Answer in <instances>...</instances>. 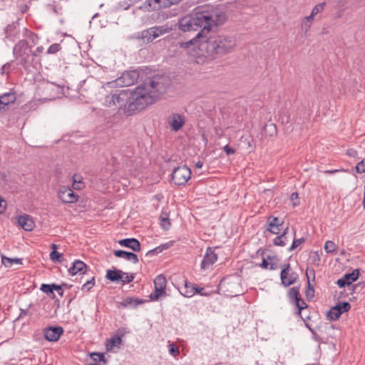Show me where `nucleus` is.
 Here are the masks:
<instances>
[{"label": "nucleus", "instance_id": "obj_12", "mask_svg": "<svg viewBox=\"0 0 365 365\" xmlns=\"http://www.w3.org/2000/svg\"><path fill=\"white\" fill-rule=\"evenodd\" d=\"M217 259V255L215 253L214 250L211 247H207L206 250L205 255L201 262L200 267L202 269L208 268L212 265Z\"/></svg>", "mask_w": 365, "mask_h": 365}, {"label": "nucleus", "instance_id": "obj_63", "mask_svg": "<svg viewBox=\"0 0 365 365\" xmlns=\"http://www.w3.org/2000/svg\"><path fill=\"white\" fill-rule=\"evenodd\" d=\"M27 314H28V310L21 309V312H20V314L19 316V318H23V317H26Z\"/></svg>", "mask_w": 365, "mask_h": 365}, {"label": "nucleus", "instance_id": "obj_43", "mask_svg": "<svg viewBox=\"0 0 365 365\" xmlns=\"http://www.w3.org/2000/svg\"><path fill=\"white\" fill-rule=\"evenodd\" d=\"M336 245L332 241H327L324 245V250L327 253H331L335 251Z\"/></svg>", "mask_w": 365, "mask_h": 365}, {"label": "nucleus", "instance_id": "obj_60", "mask_svg": "<svg viewBox=\"0 0 365 365\" xmlns=\"http://www.w3.org/2000/svg\"><path fill=\"white\" fill-rule=\"evenodd\" d=\"M314 295V288H309L307 289L306 291V297L307 298H312Z\"/></svg>", "mask_w": 365, "mask_h": 365}, {"label": "nucleus", "instance_id": "obj_1", "mask_svg": "<svg viewBox=\"0 0 365 365\" xmlns=\"http://www.w3.org/2000/svg\"><path fill=\"white\" fill-rule=\"evenodd\" d=\"M163 78L153 76L146 79L133 91L130 89L111 91L104 100L108 107L124 109L130 115L154 103L165 91Z\"/></svg>", "mask_w": 365, "mask_h": 365}, {"label": "nucleus", "instance_id": "obj_29", "mask_svg": "<svg viewBox=\"0 0 365 365\" xmlns=\"http://www.w3.org/2000/svg\"><path fill=\"white\" fill-rule=\"evenodd\" d=\"M140 303L141 301L137 298L128 297L123 300L121 304L124 307H136Z\"/></svg>", "mask_w": 365, "mask_h": 365}, {"label": "nucleus", "instance_id": "obj_37", "mask_svg": "<svg viewBox=\"0 0 365 365\" xmlns=\"http://www.w3.org/2000/svg\"><path fill=\"white\" fill-rule=\"evenodd\" d=\"M164 294H165V289L155 287V292L150 294V297L152 300H158L159 297Z\"/></svg>", "mask_w": 365, "mask_h": 365}, {"label": "nucleus", "instance_id": "obj_8", "mask_svg": "<svg viewBox=\"0 0 365 365\" xmlns=\"http://www.w3.org/2000/svg\"><path fill=\"white\" fill-rule=\"evenodd\" d=\"M167 123L173 131L180 130L185 123V117L179 113H172L167 118Z\"/></svg>", "mask_w": 365, "mask_h": 365}, {"label": "nucleus", "instance_id": "obj_56", "mask_svg": "<svg viewBox=\"0 0 365 365\" xmlns=\"http://www.w3.org/2000/svg\"><path fill=\"white\" fill-rule=\"evenodd\" d=\"M121 343V338L119 336L113 337L110 339L111 346H114L116 344H119Z\"/></svg>", "mask_w": 365, "mask_h": 365}, {"label": "nucleus", "instance_id": "obj_48", "mask_svg": "<svg viewBox=\"0 0 365 365\" xmlns=\"http://www.w3.org/2000/svg\"><path fill=\"white\" fill-rule=\"evenodd\" d=\"M43 89L47 91H53L57 89L58 91L61 90V88L53 83L46 82L43 84Z\"/></svg>", "mask_w": 365, "mask_h": 365}, {"label": "nucleus", "instance_id": "obj_42", "mask_svg": "<svg viewBox=\"0 0 365 365\" xmlns=\"http://www.w3.org/2000/svg\"><path fill=\"white\" fill-rule=\"evenodd\" d=\"M267 259L269 260L268 269L270 270H275L278 268V263L276 257L267 256Z\"/></svg>", "mask_w": 365, "mask_h": 365}, {"label": "nucleus", "instance_id": "obj_47", "mask_svg": "<svg viewBox=\"0 0 365 365\" xmlns=\"http://www.w3.org/2000/svg\"><path fill=\"white\" fill-rule=\"evenodd\" d=\"M160 225L163 227V229L168 230L170 226V223L169 222L168 217L167 215H165V216L161 215L160 217Z\"/></svg>", "mask_w": 365, "mask_h": 365}, {"label": "nucleus", "instance_id": "obj_26", "mask_svg": "<svg viewBox=\"0 0 365 365\" xmlns=\"http://www.w3.org/2000/svg\"><path fill=\"white\" fill-rule=\"evenodd\" d=\"M195 287L187 281L185 282V286L181 291V294L186 297H191L195 294Z\"/></svg>", "mask_w": 365, "mask_h": 365}, {"label": "nucleus", "instance_id": "obj_54", "mask_svg": "<svg viewBox=\"0 0 365 365\" xmlns=\"http://www.w3.org/2000/svg\"><path fill=\"white\" fill-rule=\"evenodd\" d=\"M223 150L227 155H232L235 153V150L230 147L228 145L224 146Z\"/></svg>", "mask_w": 365, "mask_h": 365}, {"label": "nucleus", "instance_id": "obj_50", "mask_svg": "<svg viewBox=\"0 0 365 365\" xmlns=\"http://www.w3.org/2000/svg\"><path fill=\"white\" fill-rule=\"evenodd\" d=\"M134 278L135 276L133 274L128 275L127 273H125V274L122 276L120 281L122 282L123 284H125L133 282Z\"/></svg>", "mask_w": 365, "mask_h": 365}, {"label": "nucleus", "instance_id": "obj_16", "mask_svg": "<svg viewBox=\"0 0 365 365\" xmlns=\"http://www.w3.org/2000/svg\"><path fill=\"white\" fill-rule=\"evenodd\" d=\"M118 243L120 245L128 247L134 252H139L140 250V243L135 238L123 239Z\"/></svg>", "mask_w": 365, "mask_h": 365}, {"label": "nucleus", "instance_id": "obj_35", "mask_svg": "<svg viewBox=\"0 0 365 365\" xmlns=\"http://www.w3.org/2000/svg\"><path fill=\"white\" fill-rule=\"evenodd\" d=\"M295 304V306L297 307L298 309V311H297V315L299 316H301L302 314V311L307 308V304L305 303V302L302 299V297H300L299 299H297L294 302Z\"/></svg>", "mask_w": 365, "mask_h": 365}, {"label": "nucleus", "instance_id": "obj_64", "mask_svg": "<svg viewBox=\"0 0 365 365\" xmlns=\"http://www.w3.org/2000/svg\"><path fill=\"white\" fill-rule=\"evenodd\" d=\"M203 289H204L203 288H197V287H195V293H198V294H200V295H202V296H203V295H207L206 294H205V293H203V292H202V290H203Z\"/></svg>", "mask_w": 365, "mask_h": 365}, {"label": "nucleus", "instance_id": "obj_17", "mask_svg": "<svg viewBox=\"0 0 365 365\" xmlns=\"http://www.w3.org/2000/svg\"><path fill=\"white\" fill-rule=\"evenodd\" d=\"M114 255L117 257L124 258L127 260L133 261L134 264H137L139 261L137 255L124 250H115Z\"/></svg>", "mask_w": 365, "mask_h": 365}, {"label": "nucleus", "instance_id": "obj_7", "mask_svg": "<svg viewBox=\"0 0 365 365\" xmlns=\"http://www.w3.org/2000/svg\"><path fill=\"white\" fill-rule=\"evenodd\" d=\"M298 274L290 269V264L289 263L284 264L282 267V271L280 273V278L282 284L284 287H289L297 280Z\"/></svg>", "mask_w": 365, "mask_h": 365}, {"label": "nucleus", "instance_id": "obj_27", "mask_svg": "<svg viewBox=\"0 0 365 365\" xmlns=\"http://www.w3.org/2000/svg\"><path fill=\"white\" fill-rule=\"evenodd\" d=\"M313 21H314V19L309 16H306L302 19V23H301V29H302V31L304 32V35L307 34V33L311 28Z\"/></svg>", "mask_w": 365, "mask_h": 365}, {"label": "nucleus", "instance_id": "obj_57", "mask_svg": "<svg viewBox=\"0 0 365 365\" xmlns=\"http://www.w3.org/2000/svg\"><path fill=\"white\" fill-rule=\"evenodd\" d=\"M6 202L0 196V213H3L6 209Z\"/></svg>", "mask_w": 365, "mask_h": 365}, {"label": "nucleus", "instance_id": "obj_53", "mask_svg": "<svg viewBox=\"0 0 365 365\" xmlns=\"http://www.w3.org/2000/svg\"><path fill=\"white\" fill-rule=\"evenodd\" d=\"M169 352L171 355L175 356L179 354V350L177 346H175L174 344H169Z\"/></svg>", "mask_w": 365, "mask_h": 365}, {"label": "nucleus", "instance_id": "obj_32", "mask_svg": "<svg viewBox=\"0 0 365 365\" xmlns=\"http://www.w3.org/2000/svg\"><path fill=\"white\" fill-rule=\"evenodd\" d=\"M166 284H167L166 279L162 274L157 276L155 277V279H154L155 287H159V288L165 289Z\"/></svg>", "mask_w": 365, "mask_h": 365}, {"label": "nucleus", "instance_id": "obj_4", "mask_svg": "<svg viewBox=\"0 0 365 365\" xmlns=\"http://www.w3.org/2000/svg\"><path fill=\"white\" fill-rule=\"evenodd\" d=\"M31 46L28 44L26 40L22 39L15 44L13 48V54L15 58L20 59V63L26 67L29 63Z\"/></svg>", "mask_w": 365, "mask_h": 365}, {"label": "nucleus", "instance_id": "obj_49", "mask_svg": "<svg viewBox=\"0 0 365 365\" xmlns=\"http://www.w3.org/2000/svg\"><path fill=\"white\" fill-rule=\"evenodd\" d=\"M355 169L356 173L365 174V159L358 163L355 167Z\"/></svg>", "mask_w": 365, "mask_h": 365}, {"label": "nucleus", "instance_id": "obj_31", "mask_svg": "<svg viewBox=\"0 0 365 365\" xmlns=\"http://www.w3.org/2000/svg\"><path fill=\"white\" fill-rule=\"evenodd\" d=\"M1 262L5 267H11L14 262L16 264H22V259L9 258L6 256H2Z\"/></svg>", "mask_w": 365, "mask_h": 365}, {"label": "nucleus", "instance_id": "obj_2", "mask_svg": "<svg viewBox=\"0 0 365 365\" xmlns=\"http://www.w3.org/2000/svg\"><path fill=\"white\" fill-rule=\"evenodd\" d=\"M226 19L225 12L218 9L197 8L194 13L179 20L178 27L184 32L200 29L199 32L205 35L210 31L212 27L222 24Z\"/></svg>", "mask_w": 365, "mask_h": 365}, {"label": "nucleus", "instance_id": "obj_18", "mask_svg": "<svg viewBox=\"0 0 365 365\" xmlns=\"http://www.w3.org/2000/svg\"><path fill=\"white\" fill-rule=\"evenodd\" d=\"M204 38L205 35L202 34V32H198L195 37H194L191 40L185 42H180V47L186 48H188L190 45H197V48H199V44L200 43V41L204 40Z\"/></svg>", "mask_w": 365, "mask_h": 365}, {"label": "nucleus", "instance_id": "obj_38", "mask_svg": "<svg viewBox=\"0 0 365 365\" xmlns=\"http://www.w3.org/2000/svg\"><path fill=\"white\" fill-rule=\"evenodd\" d=\"M324 6H325V2H322V3H320V4H318L317 5H316L312 9L311 14L309 15V16H312V18L314 19V17L317 14H318L319 13H320L321 11H322L324 10Z\"/></svg>", "mask_w": 365, "mask_h": 365}, {"label": "nucleus", "instance_id": "obj_62", "mask_svg": "<svg viewBox=\"0 0 365 365\" xmlns=\"http://www.w3.org/2000/svg\"><path fill=\"white\" fill-rule=\"evenodd\" d=\"M266 128H269L272 130V134L271 135H272L273 133H276V132H277L276 126L273 123H271L269 125H267Z\"/></svg>", "mask_w": 365, "mask_h": 365}, {"label": "nucleus", "instance_id": "obj_28", "mask_svg": "<svg viewBox=\"0 0 365 365\" xmlns=\"http://www.w3.org/2000/svg\"><path fill=\"white\" fill-rule=\"evenodd\" d=\"M287 231L288 227L284 230L281 235L277 236L274 239V245L283 247L286 245V241L287 240L286 235L287 233Z\"/></svg>", "mask_w": 365, "mask_h": 365}, {"label": "nucleus", "instance_id": "obj_10", "mask_svg": "<svg viewBox=\"0 0 365 365\" xmlns=\"http://www.w3.org/2000/svg\"><path fill=\"white\" fill-rule=\"evenodd\" d=\"M63 333L61 327H49L43 330L44 337L48 341H57Z\"/></svg>", "mask_w": 365, "mask_h": 365}, {"label": "nucleus", "instance_id": "obj_39", "mask_svg": "<svg viewBox=\"0 0 365 365\" xmlns=\"http://www.w3.org/2000/svg\"><path fill=\"white\" fill-rule=\"evenodd\" d=\"M95 284V277H92L91 279L87 280L81 287L82 291L88 292Z\"/></svg>", "mask_w": 365, "mask_h": 365}, {"label": "nucleus", "instance_id": "obj_46", "mask_svg": "<svg viewBox=\"0 0 365 365\" xmlns=\"http://www.w3.org/2000/svg\"><path fill=\"white\" fill-rule=\"evenodd\" d=\"M50 258L53 262H61L62 256L56 250H52L50 253Z\"/></svg>", "mask_w": 365, "mask_h": 365}, {"label": "nucleus", "instance_id": "obj_5", "mask_svg": "<svg viewBox=\"0 0 365 365\" xmlns=\"http://www.w3.org/2000/svg\"><path fill=\"white\" fill-rule=\"evenodd\" d=\"M138 77L139 73L136 71H125L115 81L107 83V86L109 88L128 87L133 85Z\"/></svg>", "mask_w": 365, "mask_h": 365}, {"label": "nucleus", "instance_id": "obj_24", "mask_svg": "<svg viewBox=\"0 0 365 365\" xmlns=\"http://www.w3.org/2000/svg\"><path fill=\"white\" fill-rule=\"evenodd\" d=\"M6 37L14 40L19 35V29L14 24H9L5 29Z\"/></svg>", "mask_w": 365, "mask_h": 365}, {"label": "nucleus", "instance_id": "obj_6", "mask_svg": "<svg viewBox=\"0 0 365 365\" xmlns=\"http://www.w3.org/2000/svg\"><path fill=\"white\" fill-rule=\"evenodd\" d=\"M171 176L175 185H183L191 178V170L186 165L180 166L173 170Z\"/></svg>", "mask_w": 365, "mask_h": 365}, {"label": "nucleus", "instance_id": "obj_45", "mask_svg": "<svg viewBox=\"0 0 365 365\" xmlns=\"http://www.w3.org/2000/svg\"><path fill=\"white\" fill-rule=\"evenodd\" d=\"M305 240L304 238L302 237L299 239H294L292 245L289 248V251L292 252L294 250H295L298 246H299L301 244L304 242Z\"/></svg>", "mask_w": 365, "mask_h": 365}, {"label": "nucleus", "instance_id": "obj_34", "mask_svg": "<svg viewBox=\"0 0 365 365\" xmlns=\"http://www.w3.org/2000/svg\"><path fill=\"white\" fill-rule=\"evenodd\" d=\"M288 296L292 302H294L301 297L299 294V288L298 287H292L289 291Z\"/></svg>", "mask_w": 365, "mask_h": 365}, {"label": "nucleus", "instance_id": "obj_51", "mask_svg": "<svg viewBox=\"0 0 365 365\" xmlns=\"http://www.w3.org/2000/svg\"><path fill=\"white\" fill-rule=\"evenodd\" d=\"M311 259L312 260L313 264H314L317 266L319 265L321 258H320V256H319L318 252H314L313 253L312 256L311 257Z\"/></svg>", "mask_w": 365, "mask_h": 365}, {"label": "nucleus", "instance_id": "obj_11", "mask_svg": "<svg viewBox=\"0 0 365 365\" xmlns=\"http://www.w3.org/2000/svg\"><path fill=\"white\" fill-rule=\"evenodd\" d=\"M359 276V269H356L351 273H346L343 277L339 279L336 282V284L342 288L346 285H350L352 282L357 280Z\"/></svg>", "mask_w": 365, "mask_h": 365}, {"label": "nucleus", "instance_id": "obj_23", "mask_svg": "<svg viewBox=\"0 0 365 365\" xmlns=\"http://www.w3.org/2000/svg\"><path fill=\"white\" fill-rule=\"evenodd\" d=\"M125 274V272L120 269H108L106 272V278L111 282H117L122 279V276Z\"/></svg>", "mask_w": 365, "mask_h": 365}, {"label": "nucleus", "instance_id": "obj_22", "mask_svg": "<svg viewBox=\"0 0 365 365\" xmlns=\"http://www.w3.org/2000/svg\"><path fill=\"white\" fill-rule=\"evenodd\" d=\"M151 29H153L151 31L153 33V36H154L155 38L172 31V28L168 25L153 26Z\"/></svg>", "mask_w": 365, "mask_h": 365}, {"label": "nucleus", "instance_id": "obj_3", "mask_svg": "<svg viewBox=\"0 0 365 365\" xmlns=\"http://www.w3.org/2000/svg\"><path fill=\"white\" fill-rule=\"evenodd\" d=\"M199 44V50L207 57L215 58L217 56H222L231 52L236 46L235 39L225 35L210 34Z\"/></svg>", "mask_w": 365, "mask_h": 365}, {"label": "nucleus", "instance_id": "obj_20", "mask_svg": "<svg viewBox=\"0 0 365 365\" xmlns=\"http://www.w3.org/2000/svg\"><path fill=\"white\" fill-rule=\"evenodd\" d=\"M16 101V96L13 93H6L0 96V110L6 106L14 103Z\"/></svg>", "mask_w": 365, "mask_h": 365}, {"label": "nucleus", "instance_id": "obj_33", "mask_svg": "<svg viewBox=\"0 0 365 365\" xmlns=\"http://www.w3.org/2000/svg\"><path fill=\"white\" fill-rule=\"evenodd\" d=\"M151 27L143 31L140 34V38L145 40L148 43L153 41L155 38L154 36H153V32L151 31Z\"/></svg>", "mask_w": 365, "mask_h": 365}, {"label": "nucleus", "instance_id": "obj_44", "mask_svg": "<svg viewBox=\"0 0 365 365\" xmlns=\"http://www.w3.org/2000/svg\"><path fill=\"white\" fill-rule=\"evenodd\" d=\"M61 49V46L59 43H53L49 46L48 48L46 53L48 54H55L58 52Z\"/></svg>", "mask_w": 365, "mask_h": 365}, {"label": "nucleus", "instance_id": "obj_59", "mask_svg": "<svg viewBox=\"0 0 365 365\" xmlns=\"http://www.w3.org/2000/svg\"><path fill=\"white\" fill-rule=\"evenodd\" d=\"M10 66H11L10 63H6L4 64L1 69V73L4 74V73H7L10 68Z\"/></svg>", "mask_w": 365, "mask_h": 365}, {"label": "nucleus", "instance_id": "obj_13", "mask_svg": "<svg viewBox=\"0 0 365 365\" xmlns=\"http://www.w3.org/2000/svg\"><path fill=\"white\" fill-rule=\"evenodd\" d=\"M267 230L272 234L277 235L279 233V227L282 225L283 221L277 217L270 216L267 219Z\"/></svg>", "mask_w": 365, "mask_h": 365}, {"label": "nucleus", "instance_id": "obj_14", "mask_svg": "<svg viewBox=\"0 0 365 365\" xmlns=\"http://www.w3.org/2000/svg\"><path fill=\"white\" fill-rule=\"evenodd\" d=\"M68 271L69 274L73 276L78 273L86 274L88 267L83 261L77 259L73 262L72 267H71Z\"/></svg>", "mask_w": 365, "mask_h": 365}, {"label": "nucleus", "instance_id": "obj_36", "mask_svg": "<svg viewBox=\"0 0 365 365\" xmlns=\"http://www.w3.org/2000/svg\"><path fill=\"white\" fill-rule=\"evenodd\" d=\"M140 9L149 11L151 10H156L153 0H146L142 6H140Z\"/></svg>", "mask_w": 365, "mask_h": 365}, {"label": "nucleus", "instance_id": "obj_40", "mask_svg": "<svg viewBox=\"0 0 365 365\" xmlns=\"http://www.w3.org/2000/svg\"><path fill=\"white\" fill-rule=\"evenodd\" d=\"M24 36L28 38L34 44H36L38 40V37L36 34L27 30L26 29H25Z\"/></svg>", "mask_w": 365, "mask_h": 365}, {"label": "nucleus", "instance_id": "obj_19", "mask_svg": "<svg viewBox=\"0 0 365 365\" xmlns=\"http://www.w3.org/2000/svg\"><path fill=\"white\" fill-rule=\"evenodd\" d=\"M90 359V365H105L106 364V359L102 353L93 352L91 354Z\"/></svg>", "mask_w": 365, "mask_h": 365}, {"label": "nucleus", "instance_id": "obj_9", "mask_svg": "<svg viewBox=\"0 0 365 365\" xmlns=\"http://www.w3.org/2000/svg\"><path fill=\"white\" fill-rule=\"evenodd\" d=\"M58 196L64 203H73L78 199V196L75 194L73 190L68 187H61L58 192Z\"/></svg>", "mask_w": 365, "mask_h": 365}, {"label": "nucleus", "instance_id": "obj_21", "mask_svg": "<svg viewBox=\"0 0 365 365\" xmlns=\"http://www.w3.org/2000/svg\"><path fill=\"white\" fill-rule=\"evenodd\" d=\"M41 291L46 293L51 298H55V294L53 292L54 289H61V285L56 284H42L40 287Z\"/></svg>", "mask_w": 365, "mask_h": 365}, {"label": "nucleus", "instance_id": "obj_15", "mask_svg": "<svg viewBox=\"0 0 365 365\" xmlns=\"http://www.w3.org/2000/svg\"><path fill=\"white\" fill-rule=\"evenodd\" d=\"M18 223L26 231H32L35 227L33 219L28 215L19 216Z\"/></svg>", "mask_w": 365, "mask_h": 365}, {"label": "nucleus", "instance_id": "obj_30", "mask_svg": "<svg viewBox=\"0 0 365 365\" xmlns=\"http://www.w3.org/2000/svg\"><path fill=\"white\" fill-rule=\"evenodd\" d=\"M341 315V312L339 311V309L335 306L331 307L327 314V317L330 320H336Z\"/></svg>", "mask_w": 365, "mask_h": 365}, {"label": "nucleus", "instance_id": "obj_41", "mask_svg": "<svg viewBox=\"0 0 365 365\" xmlns=\"http://www.w3.org/2000/svg\"><path fill=\"white\" fill-rule=\"evenodd\" d=\"M335 307L339 309V311L341 312V314L344 312H347L351 309V305L347 302L339 303L335 305Z\"/></svg>", "mask_w": 365, "mask_h": 365}, {"label": "nucleus", "instance_id": "obj_61", "mask_svg": "<svg viewBox=\"0 0 365 365\" xmlns=\"http://www.w3.org/2000/svg\"><path fill=\"white\" fill-rule=\"evenodd\" d=\"M260 266L263 269H268L269 262L267 261V259H265V258L262 259V263H261Z\"/></svg>", "mask_w": 365, "mask_h": 365}, {"label": "nucleus", "instance_id": "obj_25", "mask_svg": "<svg viewBox=\"0 0 365 365\" xmlns=\"http://www.w3.org/2000/svg\"><path fill=\"white\" fill-rule=\"evenodd\" d=\"M173 241H170V242H166L165 244H162L160 246L155 247V249L149 250L146 253V256H151V255H158V254L160 253L161 252H163V250L170 248L171 246H173Z\"/></svg>", "mask_w": 365, "mask_h": 365}, {"label": "nucleus", "instance_id": "obj_55", "mask_svg": "<svg viewBox=\"0 0 365 365\" xmlns=\"http://www.w3.org/2000/svg\"><path fill=\"white\" fill-rule=\"evenodd\" d=\"M43 49L42 46H38L36 50L32 52V56L34 57L38 56L40 53L43 52Z\"/></svg>", "mask_w": 365, "mask_h": 365}, {"label": "nucleus", "instance_id": "obj_52", "mask_svg": "<svg viewBox=\"0 0 365 365\" xmlns=\"http://www.w3.org/2000/svg\"><path fill=\"white\" fill-rule=\"evenodd\" d=\"M290 200L292 202V205L294 207L299 204V196L297 192H293L290 196Z\"/></svg>", "mask_w": 365, "mask_h": 365}, {"label": "nucleus", "instance_id": "obj_58", "mask_svg": "<svg viewBox=\"0 0 365 365\" xmlns=\"http://www.w3.org/2000/svg\"><path fill=\"white\" fill-rule=\"evenodd\" d=\"M165 1H166V2L164 3L163 6L166 7V6H170L173 4H177L182 0H165Z\"/></svg>", "mask_w": 365, "mask_h": 365}]
</instances>
